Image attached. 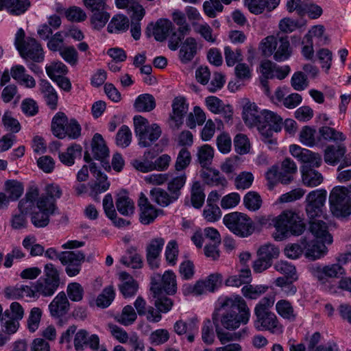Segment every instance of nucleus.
Here are the masks:
<instances>
[{
  "label": "nucleus",
  "mask_w": 351,
  "mask_h": 351,
  "mask_svg": "<svg viewBox=\"0 0 351 351\" xmlns=\"http://www.w3.org/2000/svg\"><path fill=\"white\" fill-rule=\"evenodd\" d=\"M116 206L117 210L123 215L128 216L134 213V202L125 195H118L116 199Z\"/></svg>",
  "instance_id": "09e8293b"
},
{
  "label": "nucleus",
  "mask_w": 351,
  "mask_h": 351,
  "mask_svg": "<svg viewBox=\"0 0 351 351\" xmlns=\"http://www.w3.org/2000/svg\"><path fill=\"white\" fill-rule=\"evenodd\" d=\"M59 285L54 283L46 278L40 279L34 283V291L36 297H49L54 294Z\"/></svg>",
  "instance_id": "c9c22d12"
},
{
  "label": "nucleus",
  "mask_w": 351,
  "mask_h": 351,
  "mask_svg": "<svg viewBox=\"0 0 351 351\" xmlns=\"http://www.w3.org/2000/svg\"><path fill=\"white\" fill-rule=\"evenodd\" d=\"M93 15L90 18L91 24L96 29L103 28L110 19V14L107 12V6L102 10L92 11Z\"/></svg>",
  "instance_id": "603ef678"
},
{
  "label": "nucleus",
  "mask_w": 351,
  "mask_h": 351,
  "mask_svg": "<svg viewBox=\"0 0 351 351\" xmlns=\"http://www.w3.org/2000/svg\"><path fill=\"white\" fill-rule=\"evenodd\" d=\"M19 52L21 56L25 60H30L37 63L44 60L43 49L34 38H27L26 39V45Z\"/></svg>",
  "instance_id": "f3484780"
},
{
  "label": "nucleus",
  "mask_w": 351,
  "mask_h": 351,
  "mask_svg": "<svg viewBox=\"0 0 351 351\" xmlns=\"http://www.w3.org/2000/svg\"><path fill=\"white\" fill-rule=\"evenodd\" d=\"M67 122L68 118L64 112L56 113L51 121V131L53 135L58 138H64Z\"/></svg>",
  "instance_id": "58836bf2"
},
{
  "label": "nucleus",
  "mask_w": 351,
  "mask_h": 351,
  "mask_svg": "<svg viewBox=\"0 0 351 351\" xmlns=\"http://www.w3.org/2000/svg\"><path fill=\"white\" fill-rule=\"evenodd\" d=\"M136 318L137 313L131 305L124 306L121 314L115 317L116 321L125 326L132 325Z\"/></svg>",
  "instance_id": "8fccbe9b"
},
{
  "label": "nucleus",
  "mask_w": 351,
  "mask_h": 351,
  "mask_svg": "<svg viewBox=\"0 0 351 351\" xmlns=\"http://www.w3.org/2000/svg\"><path fill=\"white\" fill-rule=\"evenodd\" d=\"M74 347L77 351L83 350L85 346H88L92 350H97L99 346V339L97 335L89 336L88 332L84 330H80L74 337Z\"/></svg>",
  "instance_id": "4be33fe9"
},
{
  "label": "nucleus",
  "mask_w": 351,
  "mask_h": 351,
  "mask_svg": "<svg viewBox=\"0 0 351 351\" xmlns=\"http://www.w3.org/2000/svg\"><path fill=\"white\" fill-rule=\"evenodd\" d=\"M197 51V43L193 37H188L182 44L179 57L182 63H188L193 60Z\"/></svg>",
  "instance_id": "2f4dec72"
},
{
  "label": "nucleus",
  "mask_w": 351,
  "mask_h": 351,
  "mask_svg": "<svg viewBox=\"0 0 351 351\" xmlns=\"http://www.w3.org/2000/svg\"><path fill=\"white\" fill-rule=\"evenodd\" d=\"M114 291L111 286L106 287L97 296L96 300L97 306L101 308L108 307L114 298Z\"/></svg>",
  "instance_id": "338daca9"
},
{
  "label": "nucleus",
  "mask_w": 351,
  "mask_h": 351,
  "mask_svg": "<svg viewBox=\"0 0 351 351\" xmlns=\"http://www.w3.org/2000/svg\"><path fill=\"white\" fill-rule=\"evenodd\" d=\"M289 151L293 157L303 163V165L316 168L320 167L322 163V156L309 149L302 148L296 145H291Z\"/></svg>",
  "instance_id": "2eb2a0df"
},
{
  "label": "nucleus",
  "mask_w": 351,
  "mask_h": 351,
  "mask_svg": "<svg viewBox=\"0 0 351 351\" xmlns=\"http://www.w3.org/2000/svg\"><path fill=\"white\" fill-rule=\"evenodd\" d=\"M29 5V0H0V10H6L14 15L24 13Z\"/></svg>",
  "instance_id": "473e14b6"
},
{
  "label": "nucleus",
  "mask_w": 351,
  "mask_h": 351,
  "mask_svg": "<svg viewBox=\"0 0 351 351\" xmlns=\"http://www.w3.org/2000/svg\"><path fill=\"white\" fill-rule=\"evenodd\" d=\"M92 154L96 160L104 162L106 158L109 156V150L107 147L102 136L96 133L91 142Z\"/></svg>",
  "instance_id": "f704fd0d"
},
{
  "label": "nucleus",
  "mask_w": 351,
  "mask_h": 351,
  "mask_svg": "<svg viewBox=\"0 0 351 351\" xmlns=\"http://www.w3.org/2000/svg\"><path fill=\"white\" fill-rule=\"evenodd\" d=\"M350 189L336 186L329 196L330 208L337 217H345L351 214V202L348 193Z\"/></svg>",
  "instance_id": "0eeeda50"
},
{
  "label": "nucleus",
  "mask_w": 351,
  "mask_h": 351,
  "mask_svg": "<svg viewBox=\"0 0 351 351\" xmlns=\"http://www.w3.org/2000/svg\"><path fill=\"white\" fill-rule=\"evenodd\" d=\"M40 90L43 94L45 100L47 104L52 110L57 107L58 95L55 89L47 80H41L40 82Z\"/></svg>",
  "instance_id": "ea45409f"
},
{
  "label": "nucleus",
  "mask_w": 351,
  "mask_h": 351,
  "mask_svg": "<svg viewBox=\"0 0 351 351\" xmlns=\"http://www.w3.org/2000/svg\"><path fill=\"white\" fill-rule=\"evenodd\" d=\"M173 330L178 335H185L187 332H197V319L192 318L188 322H184L182 319L178 320L174 324Z\"/></svg>",
  "instance_id": "49530a36"
},
{
  "label": "nucleus",
  "mask_w": 351,
  "mask_h": 351,
  "mask_svg": "<svg viewBox=\"0 0 351 351\" xmlns=\"http://www.w3.org/2000/svg\"><path fill=\"white\" fill-rule=\"evenodd\" d=\"M201 178L205 184L210 186H227L228 182L226 178L222 176L219 171L212 168H205L200 172Z\"/></svg>",
  "instance_id": "cd10ccee"
},
{
  "label": "nucleus",
  "mask_w": 351,
  "mask_h": 351,
  "mask_svg": "<svg viewBox=\"0 0 351 351\" xmlns=\"http://www.w3.org/2000/svg\"><path fill=\"white\" fill-rule=\"evenodd\" d=\"M156 107V101L153 95L143 94L135 100L134 108L138 112H150Z\"/></svg>",
  "instance_id": "79ce46f5"
},
{
  "label": "nucleus",
  "mask_w": 351,
  "mask_h": 351,
  "mask_svg": "<svg viewBox=\"0 0 351 351\" xmlns=\"http://www.w3.org/2000/svg\"><path fill=\"white\" fill-rule=\"evenodd\" d=\"M297 172V166L293 160L285 158L281 163L280 168L272 166L266 172L265 176L268 182L269 190H272L276 184L279 182L282 184H289L293 180V175Z\"/></svg>",
  "instance_id": "423d86ee"
},
{
  "label": "nucleus",
  "mask_w": 351,
  "mask_h": 351,
  "mask_svg": "<svg viewBox=\"0 0 351 351\" xmlns=\"http://www.w3.org/2000/svg\"><path fill=\"white\" fill-rule=\"evenodd\" d=\"M326 194V191L322 189L313 191L306 195L305 210L310 219L313 220L323 215Z\"/></svg>",
  "instance_id": "ddd939ff"
},
{
  "label": "nucleus",
  "mask_w": 351,
  "mask_h": 351,
  "mask_svg": "<svg viewBox=\"0 0 351 351\" xmlns=\"http://www.w3.org/2000/svg\"><path fill=\"white\" fill-rule=\"evenodd\" d=\"M49 309L53 317H59L67 313L69 302L64 292H60L49 305Z\"/></svg>",
  "instance_id": "b1692460"
},
{
  "label": "nucleus",
  "mask_w": 351,
  "mask_h": 351,
  "mask_svg": "<svg viewBox=\"0 0 351 351\" xmlns=\"http://www.w3.org/2000/svg\"><path fill=\"white\" fill-rule=\"evenodd\" d=\"M12 77L21 85L32 88L36 86V81L34 77L26 73V69L23 65H14L10 69Z\"/></svg>",
  "instance_id": "c85d7f7f"
},
{
  "label": "nucleus",
  "mask_w": 351,
  "mask_h": 351,
  "mask_svg": "<svg viewBox=\"0 0 351 351\" xmlns=\"http://www.w3.org/2000/svg\"><path fill=\"white\" fill-rule=\"evenodd\" d=\"M197 160L201 167L204 169L211 165L214 156V150L208 145H204L199 147L197 153Z\"/></svg>",
  "instance_id": "3c124183"
},
{
  "label": "nucleus",
  "mask_w": 351,
  "mask_h": 351,
  "mask_svg": "<svg viewBox=\"0 0 351 351\" xmlns=\"http://www.w3.org/2000/svg\"><path fill=\"white\" fill-rule=\"evenodd\" d=\"M302 181L304 186L315 187L321 184L324 180L322 174L312 167L302 165L301 167Z\"/></svg>",
  "instance_id": "393cba45"
},
{
  "label": "nucleus",
  "mask_w": 351,
  "mask_h": 351,
  "mask_svg": "<svg viewBox=\"0 0 351 351\" xmlns=\"http://www.w3.org/2000/svg\"><path fill=\"white\" fill-rule=\"evenodd\" d=\"M223 223L230 231L240 237H247L254 231L252 220L241 213L234 212L226 215Z\"/></svg>",
  "instance_id": "6e6552de"
},
{
  "label": "nucleus",
  "mask_w": 351,
  "mask_h": 351,
  "mask_svg": "<svg viewBox=\"0 0 351 351\" xmlns=\"http://www.w3.org/2000/svg\"><path fill=\"white\" fill-rule=\"evenodd\" d=\"M164 290L167 294L172 295L177 291V283L175 274L171 271H167L162 276L154 274L152 277L151 291L154 297L156 298Z\"/></svg>",
  "instance_id": "9b49d317"
},
{
  "label": "nucleus",
  "mask_w": 351,
  "mask_h": 351,
  "mask_svg": "<svg viewBox=\"0 0 351 351\" xmlns=\"http://www.w3.org/2000/svg\"><path fill=\"white\" fill-rule=\"evenodd\" d=\"M251 280V271L249 268L241 269L240 274L230 277L226 284L229 286L239 287L244 283H248Z\"/></svg>",
  "instance_id": "052dcab7"
},
{
  "label": "nucleus",
  "mask_w": 351,
  "mask_h": 351,
  "mask_svg": "<svg viewBox=\"0 0 351 351\" xmlns=\"http://www.w3.org/2000/svg\"><path fill=\"white\" fill-rule=\"evenodd\" d=\"M172 114L170 115L171 119L173 121V129H179L183 123V117L187 113L188 104L183 97H176L172 102Z\"/></svg>",
  "instance_id": "5701e85b"
},
{
  "label": "nucleus",
  "mask_w": 351,
  "mask_h": 351,
  "mask_svg": "<svg viewBox=\"0 0 351 351\" xmlns=\"http://www.w3.org/2000/svg\"><path fill=\"white\" fill-rule=\"evenodd\" d=\"M276 240L282 241L290 236L301 235L306 229L303 217L299 213L286 210L273 219Z\"/></svg>",
  "instance_id": "f03ea898"
},
{
  "label": "nucleus",
  "mask_w": 351,
  "mask_h": 351,
  "mask_svg": "<svg viewBox=\"0 0 351 351\" xmlns=\"http://www.w3.org/2000/svg\"><path fill=\"white\" fill-rule=\"evenodd\" d=\"M278 313L285 319L293 320L295 318L293 308L291 303L285 300H279L276 305Z\"/></svg>",
  "instance_id": "0e129e2a"
},
{
  "label": "nucleus",
  "mask_w": 351,
  "mask_h": 351,
  "mask_svg": "<svg viewBox=\"0 0 351 351\" xmlns=\"http://www.w3.org/2000/svg\"><path fill=\"white\" fill-rule=\"evenodd\" d=\"M130 21L128 17L122 14H117L112 17L108 25L110 33L119 34L128 30Z\"/></svg>",
  "instance_id": "a19ab883"
},
{
  "label": "nucleus",
  "mask_w": 351,
  "mask_h": 351,
  "mask_svg": "<svg viewBox=\"0 0 351 351\" xmlns=\"http://www.w3.org/2000/svg\"><path fill=\"white\" fill-rule=\"evenodd\" d=\"M261 50L265 56L274 54V59L278 62L287 60L292 53L288 36L281 33H278L276 36H269L264 38Z\"/></svg>",
  "instance_id": "20e7f679"
},
{
  "label": "nucleus",
  "mask_w": 351,
  "mask_h": 351,
  "mask_svg": "<svg viewBox=\"0 0 351 351\" xmlns=\"http://www.w3.org/2000/svg\"><path fill=\"white\" fill-rule=\"evenodd\" d=\"M119 277L122 282L119 288L123 297L127 298L134 295L138 288L137 282L126 272L120 273Z\"/></svg>",
  "instance_id": "72a5a7b5"
},
{
  "label": "nucleus",
  "mask_w": 351,
  "mask_h": 351,
  "mask_svg": "<svg viewBox=\"0 0 351 351\" xmlns=\"http://www.w3.org/2000/svg\"><path fill=\"white\" fill-rule=\"evenodd\" d=\"M319 138L318 141L323 138L328 141H343L346 140V136L341 132L337 131L332 128L328 126H323L319 129Z\"/></svg>",
  "instance_id": "de8ad7c7"
},
{
  "label": "nucleus",
  "mask_w": 351,
  "mask_h": 351,
  "mask_svg": "<svg viewBox=\"0 0 351 351\" xmlns=\"http://www.w3.org/2000/svg\"><path fill=\"white\" fill-rule=\"evenodd\" d=\"M194 31L199 34L208 43H215L217 36L213 34V29L207 23L198 24L192 22Z\"/></svg>",
  "instance_id": "bf43d9fd"
},
{
  "label": "nucleus",
  "mask_w": 351,
  "mask_h": 351,
  "mask_svg": "<svg viewBox=\"0 0 351 351\" xmlns=\"http://www.w3.org/2000/svg\"><path fill=\"white\" fill-rule=\"evenodd\" d=\"M138 206L141 210L139 219L141 223L148 225L158 217L159 210L151 204L143 193L140 194Z\"/></svg>",
  "instance_id": "aec40b11"
},
{
  "label": "nucleus",
  "mask_w": 351,
  "mask_h": 351,
  "mask_svg": "<svg viewBox=\"0 0 351 351\" xmlns=\"http://www.w3.org/2000/svg\"><path fill=\"white\" fill-rule=\"evenodd\" d=\"M120 262L123 265L131 267L133 269H140L143 267L141 256L136 252V248L133 246L127 249L125 255L121 257Z\"/></svg>",
  "instance_id": "4c0bfd02"
},
{
  "label": "nucleus",
  "mask_w": 351,
  "mask_h": 351,
  "mask_svg": "<svg viewBox=\"0 0 351 351\" xmlns=\"http://www.w3.org/2000/svg\"><path fill=\"white\" fill-rule=\"evenodd\" d=\"M280 250L274 245L266 243L261 245L258 252V256H261L272 264V261L277 258L279 256Z\"/></svg>",
  "instance_id": "13d9d810"
},
{
  "label": "nucleus",
  "mask_w": 351,
  "mask_h": 351,
  "mask_svg": "<svg viewBox=\"0 0 351 351\" xmlns=\"http://www.w3.org/2000/svg\"><path fill=\"white\" fill-rule=\"evenodd\" d=\"M250 311L244 299L240 295L226 298L213 313V323L215 328L223 327L227 330L238 328L241 324H246Z\"/></svg>",
  "instance_id": "f257e3e1"
},
{
  "label": "nucleus",
  "mask_w": 351,
  "mask_h": 351,
  "mask_svg": "<svg viewBox=\"0 0 351 351\" xmlns=\"http://www.w3.org/2000/svg\"><path fill=\"white\" fill-rule=\"evenodd\" d=\"M263 200L261 195L256 191H250L243 197V204L250 210L256 211L262 206Z\"/></svg>",
  "instance_id": "5fc2aeb1"
},
{
  "label": "nucleus",
  "mask_w": 351,
  "mask_h": 351,
  "mask_svg": "<svg viewBox=\"0 0 351 351\" xmlns=\"http://www.w3.org/2000/svg\"><path fill=\"white\" fill-rule=\"evenodd\" d=\"M268 289V287L264 285H252L244 286L241 291L243 295L248 299L256 300L265 293Z\"/></svg>",
  "instance_id": "680f3d73"
},
{
  "label": "nucleus",
  "mask_w": 351,
  "mask_h": 351,
  "mask_svg": "<svg viewBox=\"0 0 351 351\" xmlns=\"http://www.w3.org/2000/svg\"><path fill=\"white\" fill-rule=\"evenodd\" d=\"M205 194L199 182H194L191 189V201L192 205L199 208L204 204Z\"/></svg>",
  "instance_id": "864d4df0"
},
{
  "label": "nucleus",
  "mask_w": 351,
  "mask_h": 351,
  "mask_svg": "<svg viewBox=\"0 0 351 351\" xmlns=\"http://www.w3.org/2000/svg\"><path fill=\"white\" fill-rule=\"evenodd\" d=\"M5 191L9 194V198L12 201L19 199L23 192L22 184L16 180H7L5 183Z\"/></svg>",
  "instance_id": "e2e57ef3"
},
{
  "label": "nucleus",
  "mask_w": 351,
  "mask_h": 351,
  "mask_svg": "<svg viewBox=\"0 0 351 351\" xmlns=\"http://www.w3.org/2000/svg\"><path fill=\"white\" fill-rule=\"evenodd\" d=\"M279 2L280 0H245V4L254 14L263 13L265 9L271 12L278 6Z\"/></svg>",
  "instance_id": "7c9ffc66"
},
{
  "label": "nucleus",
  "mask_w": 351,
  "mask_h": 351,
  "mask_svg": "<svg viewBox=\"0 0 351 351\" xmlns=\"http://www.w3.org/2000/svg\"><path fill=\"white\" fill-rule=\"evenodd\" d=\"M82 147L80 145L74 144L69 147L66 152L59 154L60 161L68 166L74 164L75 159L81 156Z\"/></svg>",
  "instance_id": "a18cd8bd"
},
{
  "label": "nucleus",
  "mask_w": 351,
  "mask_h": 351,
  "mask_svg": "<svg viewBox=\"0 0 351 351\" xmlns=\"http://www.w3.org/2000/svg\"><path fill=\"white\" fill-rule=\"evenodd\" d=\"M274 268L277 271L284 274L291 280H296L298 279L295 266L287 261H280L277 262L274 265Z\"/></svg>",
  "instance_id": "69168bd1"
},
{
  "label": "nucleus",
  "mask_w": 351,
  "mask_h": 351,
  "mask_svg": "<svg viewBox=\"0 0 351 351\" xmlns=\"http://www.w3.org/2000/svg\"><path fill=\"white\" fill-rule=\"evenodd\" d=\"M186 180L185 173H182L179 176H176L168 182L167 189L177 199L181 194V189L184 186Z\"/></svg>",
  "instance_id": "4d7b16f0"
},
{
  "label": "nucleus",
  "mask_w": 351,
  "mask_h": 351,
  "mask_svg": "<svg viewBox=\"0 0 351 351\" xmlns=\"http://www.w3.org/2000/svg\"><path fill=\"white\" fill-rule=\"evenodd\" d=\"M262 115V111H258V107L254 103L247 102L243 108V119L246 125L257 126L258 128Z\"/></svg>",
  "instance_id": "a878e982"
},
{
  "label": "nucleus",
  "mask_w": 351,
  "mask_h": 351,
  "mask_svg": "<svg viewBox=\"0 0 351 351\" xmlns=\"http://www.w3.org/2000/svg\"><path fill=\"white\" fill-rule=\"evenodd\" d=\"M310 232L322 242L327 244L332 243V237L328 231L326 223L322 220H313L310 221Z\"/></svg>",
  "instance_id": "c756f323"
},
{
  "label": "nucleus",
  "mask_w": 351,
  "mask_h": 351,
  "mask_svg": "<svg viewBox=\"0 0 351 351\" xmlns=\"http://www.w3.org/2000/svg\"><path fill=\"white\" fill-rule=\"evenodd\" d=\"M165 244V240L158 237L150 241L146 247V259L152 269L159 267L158 257Z\"/></svg>",
  "instance_id": "412c9836"
},
{
  "label": "nucleus",
  "mask_w": 351,
  "mask_h": 351,
  "mask_svg": "<svg viewBox=\"0 0 351 351\" xmlns=\"http://www.w3.org/2000/svg\"><path fill=\"white\" fill-rule=\"evenodd\" d=\"M215 331L217 338L223 345L230 341L240 339L246 333V330L245 329H243L242 332L230 333L223 331L221 327L215 328Z\"/></svg>",
  "instance_id": "774afa93"
},
{
  "label": "nucleus",
  "mask_w": 351,
  "mask_h": 351,
  "mask_svg": "<svg viewBox=\"0 0 351 351\" xmlns=\"http://www.w3.org/2000/svg\"><path fill=\"white\" fill-rule=\"evenodd\" d=\"M39 196V190L37 187H30L26 193L25 196L23 198L19 204V209L21 213L27 214L31 213L36 208V203L38 197Z\"/></svg>",
  "instance_id": "bb28decb"
},
{
  "label": "nucleus",
  "mask_w": 351,
  "mask_h": 351,
  "mask_svg": "<svg viewBox=\"0 0 351 351\" xmlns=\"http://www.w3.org/2000/svg\"><path fill=\"white\" fill-rule=\"evenodd\" d=\"M173 29V24L167 19H160L156 24H149L146 28V34L148 37L152 35L159 42L166 40L170 31Z\"/></svg>",
  "instance_id": "a211bd4d"
},
{
  "label": "nucleus",
  "mask_w": 351,
  "mask_h": 351,
  "mask_svg": "<svg viewBox=\"0 0 351 351\" xmlns=\"http://www.w3.org/2000/svg\"><path fill=\"white\" fill-rule=\"evenodd\" d=\"M90 171L96 179L94 183L89 184L90 188V195L95 200L99 202V194L106 191L109 189L110 182L108 181L107 176L98 169L95 162L90 163Z\"/></svg>",
  "instance_id": "dca6fc26"
},
{
  "label": "nucleus",
  "mask_w": 351,
  "mask_h": 351,
  "mask_svg": "<svg viewBox=\"0 0 351 351\" xmlns=\"http://www.w3.org/2000/svg\"><path fill=\"white\" fill-rule=\"evenodd\" d=\"M36 208L37 210L45 212L51 215H54L58 210L55 200L49 197H44L43 195L38 197Z\"/></svg>",
  "instance_id": "6e6d98bb"
},
{
  "label": "nucleus",
  "mask_w": 351,
  "mask_h": 351,
  "mask_svg": "<svg viewBox=\"0 0 351 351\" xmlns=\"http://www.w3.org/2000/svg\"><path fill=\"white\" fill-rule=\"evenodd\" d=\"M150 195L154 201L164 207L169 206L170 204L177 200L171 193H169L159 188L152 189L150 191Z\"/></svg>",
  "instance_id": "c03bdc74"
},
{
  "label": "nucleus",
  "mask_w": 351,
  "mask_h": 351,
  "mask_svg": "<svg viewBox=\"0 0 351 351\" xmlns=\"http://www.w3.org/2000/svg\"><path fill=\"white\" fill-rule=\"evenodd\" d=\"M145 15V10L141 7L137 8L131 16V34L134 39L138 40L141 35V28L140 21Z\"/></svg>",
  "instance_id": "37998d69"
},
{
  "label": "nucleus",
  "mask_w": 351,
  "mask_h": 351,
  "mask_svg": "<svg viewBox=\"0 0 351 351\" xmlns=\"http://www.w3.org/2000/svg\"><path fill=\"white\" fill-rule=\"evenodd\" d=\"M324 162L332 166L339 164L338 171L351 166V152L346 154V147L343 145H330L324 151Z\"/></svg>",
  "instance_id": "9d476101"
},
{
  "label": "nucleus",
  "mask_w": 351,
  "mask_h": 351,
  "mask_svg": "<svg viewBox=\"0 0 351 351\" xmlns=\"http://www.w3.org/2000/svg\"><path fill=\"white\" fill-rule=\"evenodd\" d=\"M86 256L80 250L64 251L60 252V261L66 266L65 271L70 277L78 275L82 264L85 261Z\"/></svg>",
  "instance_id": "4468645a"
},
{
  "label": "nucleus",
  "mask_w": 351,
  "mask_h": 351,
  "mask_svg": "<svg viewBox=\"0 0 351 351\" xmlns=\"http://www.w3.org/2000/svg\"><path fill=\"white\" fill-rule=\"evenodd\" d=\"M326 243L318 241H310L306 237L300 239V244L304 246L306 258L314 261L324 256L327 252Z\"/></svg>",
  "instance_id": "6ab92c4d"
},
{
  "label": "nucleus",
  "mask_w": 351,
  "mask_h": 351,
  "mask_svg": "<svg viewBox=\"0 0 351 351\" xmlns=\"http://www.w3.org/2000/svg\"><path fill=\"white\" fill-rule=\"evenodd\" d=\"M309 270L313 277L316 278L317 280L325 287V289L328 291L332 290V287L327 285V283H330L329 279L339 278L340 276L345 274L343 267L337 263L324 267L313 265L309 267Z\"/></svg>",
  "instance_id": "f8f14e48"
},
{
  "label": "nucleus",
  "mask_w": 351,
  "mask_h": 351,
  "mask_svg": "<svg viewBox=\"0 0 351 351\" xmlns=\"http://www.w3.org/2000/svg\"><path fill=\"white\" fill-rule=\"evenodd\" d=\"M134 125L138 145L141 147H150L161 136L162 130L158 125L149 124V121L141 116L134 117Z\"/></svg>",
  "instance_id": "39448f33"
},
{
  "label": "nucleus",
  "mask_w": 351,
  "mask_h": 351,
  "mask_svg": "<svg viewBox=\"0 0 351 351\" xmlns=\"http://www.w3.org/2000/svg\"><path fill=\"white\" fill-rule=\"evenodd\" d=\"M274 297L272 295L264 297L256 305L254 315L256 319L254 326L258 330H268L272 333L282 332V326L280 324L276 315L270 311L274 304Z\"/></svg>",
  "instance_id": "7ed1b4c3"
},
{
  "label": "nucleus",
  "mask_w": 351,
  "mask_h": 351,
  "mask_svg": "<svg viewBox=\"0 0 351 351\" xmlns=\"http://www.w3.org/2000/svg\"><path fill=\"white\" fill-rule=\"evenodd\" d=\"M261 118L258 130L265 138L263 141L271 144L276 143V141L270 139V137L273 132H278L281 130L283 125L282 118L277 113L267 110L262 111Z\"/></svg>",
  "instance_id": "1a4fd4ad"
},
{
  "label": "nucleus",
  "mask_w": 351,
  "mask_h": 351,
  "mask_svg": "<svg viewBox=\"0 0 351 351\" xmlns=\"http://www.w3.org/2000/svg\"><path fill=\"white\" fill-rule=\"evenodd\" d=\"M156 154L154 152L146 151L142 160H134L132 161L133 167L138 171L143 173H147L155 170V166L152 160L155 158Z\"/></svg>",
  "instance_id": "e433bc0d"
}]
</instances>
